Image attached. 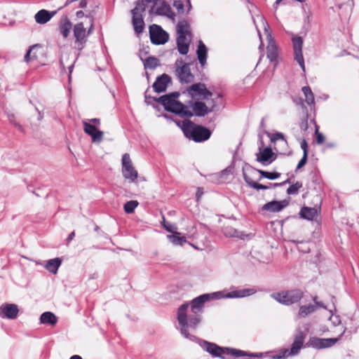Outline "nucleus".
Wrapping results in <instances>:
<instances>
[{"label":"nucleus","instance_id":"a19ab883","mask_svg":"<svg viewBox=\"0 0 359 359\" xmlns=\"http://www.w3.org/2000/svg\"><path fill=\"white\" fill-rule=\"evenodd\" d=\"M36 46H33L29 47L28 50L27 51L24 60L26 62H29V61L34 60L36 58V55L35 54L32 55V50L35 48Z\"/></svg>","mask_w":359,"mask_h":359},{"label":"nucleus","instance_id":"603ef678","mask_svg":"<svg viewBox=\"0 0 359 359\" xmlns=\"http://www.w3.org/2000/svg\"><path fill=\"white\" fill-rule=\"evenodd\" d=\"M88 122L92 123L93 125H95L96 127L100 125V120L96 118L88 119Z\"/></svg>","mask_w":359,"mask_h":359},{"label":"nucleus","instance_id":"69168bd1","mask_svg":"<svg viewBox=\"0 0 359 359\" xmlns=\"http://www.w3.org/2000/svg\"><path fill=\"white\" fill-rule=\"evenodd\" d=\"M186 1L187 3L188 9L190 10V8L191 7L190 0H186Z\"/></svg>","mask_w":359,"mask_h":359},{"label":"nucleus","instance_id":"c756f323","mask_svg":"<svg viewBox=\"0 0 359 359\" xmlns=\"http://www.w3.org/2000/svg\"><path fill=\"white\" fill-rule=\"evenodd\" d=\"M243 178H244L245 182L251 188H253V189H257V190H260V189L266 190V189H271V187H268L267 185H264V184H259V183H257V182H254L246 174V172H245L244 169L243 170Z\"/></svg>","mask_w":359,"mask_h":359},{"label":"nucleus","instance_id":"4be33fe9","mask_svg":"<svg viewBox=\"0 0 359 359\" xmlns=\"http://www.w3.org/2000/svg\"><path fill=\"white\" fill-rule=\"evenodd\" d=\"M170 82L171 77L166 74H163L156 78L152 87L156 93H161L166 90L167 86Z\"/></svg>","mask_w":359,"mask_h":359},{"label":"nucleus","instance_id":"f3484780","mask_svg":"<svg viewBox=\"0 0 359 359\" xmlns=\"http://www.w3.org/2000/svg\"><path fill=\"white\" fill-rule=\"evenodd\" d=\"M83 126L84 132L91 137L93 142L100 143L102 141L104 133L97 130L95 125L83 121Z\"/></svg>","mask_w":359,"mask_h":359},{"label":"nucleus","instance_id":"9b49d317","mask_svg":"<svg viewBox=\"0 0 359 359\" xmlns=\"http://www.w3.org/2000/svg\"><path fill=\"white\" fill-rule=\"evenodd\" d=\"M122 174L124 178L132 182H134L138 176V173L133 167L128 154H124L122 156Z\"/></svg>","mask_w":359,"mask_h":359},{"label":"nucleus","instance_id":"39448f33","mask_svg":"<svg viewBox=\"0 0 359 359\" xmlns=\"http://www.w3.org/2000/svg\"><path fill=\"white\" fill-rule=\"evenodd\" d=\"M177 125L182 128L184 135L189 140L196 142H203L208 140L211 136V131L205 126L196 125L191 121L184 120L182 122H176Z\"/></svg>","mask_w":359,"mask_h":359},{"label":"nucleus","instance_id":"5fc2aeb1","mask_svg":"<svg viewBox=\"0 0 359 359\" xmlns=\"http://www.w3.org/2000/svg\"><path fill=\"white\" fill-rule=\"evenodd\" d=\"M203 194V192L202 191V189L201 188H198L197 191H196V198H197L198 201L202 196Z\"/></svg>","mask_w":359,"mask_h":359},{"label":"nucleus","instance_id":"680f3d73","mask_svg":"<svg viewBox=\"0 0 359 359\" xmlns=\"http://www.w3.org/2000/svg\"><path fill=\"white\" fill-rule=\"evenodd\" d=\"M13 124L15 125V126H16L18 128V130H22V126L20 125L19 123L13 122Z\"/></svg>","mask_w":359,"mask_h":359},{"label":"nucleus","instance_id":"0e129e2a","mask_svg":"<svg viewBox=\"0 0 359 359\" xmlns=\"http://www.w3.org/2000/svg\"><path fill=\"white\" fill-rule=\"evenodd\" d=\"M289 183H290V179H287L286 180H285L284 182H281L280 184H281V186H282V185H284L285 184H289Z\"/></svg>","mask_w":359,"mask_h":359},{"label":"nucleus","instance_id":"f704fd0d","mask_svg":"<svg viewBox=\"0 0 359 359\" xmlns=\"http://www.w3.org/2000/svg\"><path fill=\"white\" fill-rule=\"evenodd\" d=\"M254 170L260 174L259 180H261L262 178L263 177L266 178L268 180H273L278 179L280 176V173L278 172H268L259 169Z\"/></svg>","mask_w":359,"mask_h":359},{"label":"nucleus","instance_id":"b1692460","mask_svg":"<svg viewBox=\"0 0 359 359\" xmlns=\"http://www.w3.org/2000/svg\"><path fill=\"white\" fill-rule=\"evenodd\" d=\"M56 13V11H49L46 9H41L35 14L34 20L37 24L44 25L50 21Z\"/></svg>","mask_w":359,"mask_h":359},{"label":"nucleus","instance_id":"7c9ffc66","mask_svg":"<svg viewBox=\"0 0 359 359\" xmlns=\"http://www.w3.org/2000/svg\"><path fill=\"white\" fill-rule=\"evenodd\" d=\"M223 233L226 237H236L241 239H244L245 236V234L243 232L239 231L230 226H225L223 229Z\"/></svg>","mask_w":359,"mask_h":359},{"label":"nucleus","instance_id":"6e6552de","mask_svg":"<svg viewBox=\"0 0 359 359\" xmlns=\"http://www.w3.org/2000/svg\"><path fill=\"white\" fill-rule=\"evenodd\" d=\"M146 10V6L142 3H136L135 7L131 11L133 14V26L137 34H142L144 28L142 13Z\"/></svg>","mask_w":359,"mask_h":359},{"label":"nucleus","instance_id":"ea45409f","mask_svg":"<svg viewBox=\"0 0 359 359\" xmlns=\"http://www.w3.org/2000/svg\"><path fill=\"white\" fill-rule=\"evenodd\" d=\"M302 187V183L297 182L296 183L290 185L287 189V194L288 195H296L298 194L300 188Z\"/></svg>","mask_w":359,"mask_h":359},{"label":"nucleus","instance_id":"5701e85b","mask_svg":"<svg viewBox=\"0 0 359 359\" xmlns=\"http://www.w3.org/2000/svg\"><path fill=\"white\" fill-rule=\"evenodd\" d=\"M265 32L267 35V39L269 41V43L267 46V57L269 59L271 62H276L278 58V49L276 46L275 41L273 39L269 29L265 27Z\"/></svg>","mask_w":359,"mask_h":359},{"label":"nucleus","instance_id":"72a5a7b5","mask_svg":"<svg viewBox=\"0 0 359 359\" xmlns=\"http://www.w3.org/2000/svg\"><path fill=\"white\" fill-rule=\"evenodd\" d=\"M168 238L175 245H183L187 243V239L184 236H180V233L174 232L172 235H168Z\"/></svg>","mask_w":359,"mask_h":359},{"label":"nucleus","instance_id":"8fccbe9b","mask_svg":"<svg viewBox=\"0 0 359 359\" xmlns=\"http://www.w3.org/2000/svg\"><path fill=\"white\" fill-rule=\"evenodd\" d=\"M316 142L319 144H323L325 141L324 135L322 133H319L317 129L316 130Z\"/></svg>","mask_w":359,"mask_h":359},{"label":"nucleus","instance_id":"7ed1b4c3","mask_svg":"<svg viewBox=\"0 0 359 359\" xmlns=\"http://www.w3.org/2000/svg\"><path fill=\"white\" fill-rule=\"evenodd\" d=\"M194 341H198L201 348L215 358H219L221 359H229L226 355H230L234 358L243 357L245 359H252L253 358H262L263 357V353H252L233 348L222 347L215 343L199 339L197 337Z\"/></svg>","mask_w":359,"mask_h":359},{"label":"nucleus","instance_id":"2eb2a0df","mask_svg":"<svg viewBox=\"0 0 359 359\" xmlns=\"http://www.w3.org/2000/svg\"><path fill=\"white\" fill-rule=\"evenodd\" d=\"M292 46L294 60L298 62L303 71L305 70L304 60L302 54L303 39L300 36L292 38Z\"/></svg>","mask_w":359,"mask_h":359},{"label":"nucleus","instance_id":"37998d69","mask_svg":"<svg viewBox=\"0 0 359 359\" xmlns=\"http://www.w3.org/2000/svg\"><path fill=\"white\" fill-rule=\"evenodd\" d=\"M278 140H282L285 143L287 142L286 140H285V137H284V135H283V133H276L271 135V142H276Z\"/></svg>","mask_w":359,"mask_h":359},{"label":"nucleus","instance_id":"ddd939ff","mask_svg":"<svg viewBox=\"0 0 359 359\" xmlns=\"http://www.w3.org/2000/svg\"><path fill=\"white\" fill-rule=\"evenodd\" d=\"M187 92L192 98L198 97L202 100L208 99L212 95V93L207 89L203 83L192 84L187 88Z\"/></svg>","mask_w":359,"mask_h":359},{"label":"nucleus","instance_id":"a878e982","mask_svg":"<svg viewBox=\"0 0 359 359\" xmlns=\"http://www.w3.org/2000/svg\"><path fill=\"white\" fill-rule=\"evenodd\" d=\"M208 50L206 46L200 40L198 43L196 55L198 62L202 67H204L206 65Z\"/></svg>","mask_w":359,"mask_h":359},{"label":"nucleus","instance_id":"13d9d810","mask_svg":"<svg viewBox=\"0 0 359 359\" xmlns=\"http://www.w3.org/2000/svg\"><path fill=\"white\" fill-rule=\"evenodd\" d=\"M76 15L78 18L83 17L84 13L82 11H79L76 13Z\"/></svg>","mask_w":359,"mask_h":359},{"label":"nucleus","instance_id":"6e6d98bb","mask_svg":"<svg viewBox=\"0 0 359 359\" xmlns=\"http://www.w3.org/2000/svg\"><path fill=\"white\" fill-rule=\"evenodd\" d=\"M74 236H75V232L74 231L71 232L67 238V243H69L74 239Z\"/></svg>","mask_w":359,"mask_h":359},{"label":"nucleus","instance_id":"79ce46f5","mask_svg":"<svg viewBox=\"0 0 359 359\" xmlns=\"http://www.w3.org/2000/svg\"><path fill=\"white\" fill-rule=\"evenodd\" d=\"M174 7L177 9L178 13H183L184 11V2L182 0H176L173 3Z\"/></svg>","mask_w":359,"mask_h":359},{"label":"nucleus","instance_id":"412c9836","mask_svg":"<svg viewBox=\"0 0 359 359\" xmlns=\"http://www.w3.org/2000/svg\"><path fill=\"white\" fill-rule=\"evenodd\" d=\"M260 153L257 154V161L262 163L263 165H268L275 161L276 156L270 147H266L262 151L259 148Z\"/></svg>","mask_w":359,"mask_h":359},{"label":"nucleus","instance_id":"9d476101","mask_svg":"<svg viewBox=\"0 0 359 359\" xmlns=\"http://www.w3.org/2000/svg\"><path fill=\"white\" fill-rule=\"evenodd\" d=\"M150 39L155 45H163L169 39V34L157 25H152L149 27Z\"/></svg>","mask_w":359,"mask_h":359},{"label":"nucleus","instance_id":"423d86ee","mask_svg":"<svg viewBox=\"0 0 359 359\" xmlns=\"http://www.w3.org/2000/svg\"><path fill=\"white\" fill-rule=\"evenodd\" d=\"M177 48L181 55H187L189 49V39L187 36H191L190 26L187 21H180L177 25Z\"/></svg>","mask_w":359,"mask_h":359},{"label":"nucleus","instance_id":"774afa93","mask_svg":"<svg viewBox=\"0 0 359 359\" xmlns=\"http://www.w3.org/2000/svg\"><path fill=\"white\" fill-rule=\"evenodd\" d=\"M263 46H264V44H263V43H262V41L261 40V43H260V45H259V49L263 50Z\"/></svg>","mask_w":359,"mask_h":359},{"label":"nucleus","instance_id":"0eeeda50","mask_svg":"<svg viewBox=\"0 0 359 359\" xmlns=\"http://www.w3.org/2000/svg\"><path fill=\"white\" fill-rule=\"evenodd\" d=\"M271 297L281 304L290 306L300 302L304 297V292L299 289L283 290L272 293Z\"/></svg>","mask_w":359,"mask_h":359},{"label":"nucleus","instance_id":"c9c22d12","mask_svg":"<svg viewBox=\"0 0 359 359\" xmlns=\"http://www.w3.org/2000/svg\"><path fill=\"white\" fill-rule=\"evenodd\" d=\"M160 65V61L159 60L154 56H150L147 57L144 63V66L145 69H154L158 66Z\"/></svg>","mask_w":359,"mask_h":359},{"label":"nucleus","instance_id":"aec40b11","mask_svg":"<svg viewBox=\"0 0 359 359\" xmlns=\"http://www.w3.org/2000/svg\"><path fill=\"white\" fill-rule=\"evenodd\" d=\"M192 110H193V116L195 115L196 116H205L209 112L212 111L215 109L216 104L215 100H212V105L211 106V109H209L206 104L201 101H196L191 104Z\"/></svg>","mask_w":359,"mask_h":359},{"label":"nucleus","instance_id":"338daca9","mask_svg":"<svg viewBox=\"0 0 359 359\" xmlns=\"http://www.w3.org/2000/svg\"><path fill=\"white\" fill-rule=\"evenodd\" d=\"M283 0H276L275 2V5H279Z\"/></svg>","mask_w":359,"mask_h":359},{"label":"nucleus","instance_id":"cd10ccee","mask_svg":"<svg viewBox=\"0 0 359 359\" xmlns=\"http://www.w3.org/2000/svg\"><path fill=\"white\" fill-rule=\"evenodd\" d=\"M40 323L50 325H55L57 323V318L56 316L50 311L43 313L40 316Z\"/></svg>","mask_w":359,"mask_h":359},{"label":"nucleus","instance_id":"bb28decb","mask_svg":"<svg viewBox=\"0 0 359 359\" xmlns=\"http://www.w3.org/2000/svg\"><path fill=\"white\" fill-rule=\"evenodd\" d=\"M72 29V24L70 20L66 17L62 18L59 25V29L64 39H67Z\"/></svg>","mask_w":359,"mask_h":359},{"label":"nucleus","instance_id":"a211bd4d","mask_svg":"<svg viewBox=\"0 0 359 359\" xmlns=\"http://www.w3.org/2000/svg\"><path fill=\"white\" fill-rule=\"evenodd\" d=\"M306 338V334L301 329L297 330L295 334L294 335L293 342L291 345L290 352L294 355H297L301 349L304 347V343Z\"/></svg>","mask_w":359,"mask_h":359},{"label":"nucleus","instance_id":"58836bf2","mask_svg":"<svg viewBox=\"0 0 359 359\" xmlns=\"http://www.w3.org/2000/svg\"><path fill=\"white\" fill-rule=\"evenodd\" d=\"M294 356L292 353L290 352V348H283L279 351L278 353L273 356L274 359H285L289 357Z\"/></svg>","mask_w":359,"mask_h":359},{"label":"nucleus","instance_id":"a18cd8bd","mask_svg":"<svg viewBox=\"0 0 359 359\" xmlns=\"http://www.w3.org/2000/svg\"><path fill=\"white\" fill-rule=\"evenodd\" d=\"M163 228L167 231L172 232L174 233V230L176 229V227L174 225H172L168 222H166L164 217H163Z\"/></svg>","mask_w":359,"mask_h":359},{"label":"nucleus","instance_id":"de8ad7c7","mask_svg":"<svg viewBox=\"0 0 359 359\" xmlns=\"http://www.w3.org/2000/svg\"><path fill=\"white\" fill-rule=\"evenodd\" d=\"M307 158H308V155L306 154H304L302 158H301V160L299 161V163L297 164V169H300L304 165H305V164L306 163V161H307Z\"/></svg>","mask_w":359,"mask_h":359},{"label":"nucleus","instance_id":"f8f14e48","mask_svg":"<svg viewBox=\"0 0 359 359\" xmlns=\"http://www.w3.org/2000/svg\"><path fill=\"white\" fill-rule=\"evenodd\" d=\"M334 338H319L317 337H311L306 342V347H311L316 349H323L333 346L337 341Z\"/></svg>","mask_w":359,"mask_h":359},{"label":"nucleus","instance_id":"bf43d9fd","mask_svg":"<svg viewBox=\"0 0 359 359\" xmlns=\"http://www.w3.org/2000/svg\"><path fill=\"white\" fill-rule=\"evenodd\" d=\"M73 68H74V64L71 65L69 67V75H71L72 72V70H73ZM69 79H71V76H69Z\"/></svg>","mask_w":359,"mask_h":359},{"label":"nucleus","instance_id":"c03bdc74","mask_svg":"<svg viewBox=\"0 0 359 359\" xmlns=\"http://www.w3.org/2000/svg\"><path fill=\"white\" fill-rule=\"evenodd\" d=\"M298 249L299 251L303 252L304 253H307L310 251V248L307 246V243H305L302 241L298 242Z\"/></svg>","mask_w":359,"mask_h":359},{"label":"nucleus","instance_id":"473e14b6","mask_svg":"<svg viewBox=\"0 0 359 359\" xmlns=\"http://www.w3.org/2000/svg\"><path fill=\"white\" fill-rule=\"evenodd\" d=\"M299 215L304 219L313 220L317 215V210L313 208L304 207L301 209Z\"/></svg>","mask_w":359,"mask_h":359},{"label":"nucleus","instance_id":"393cba45","mask_svg":"<svg viewBox=\"0 0 359 359\" xmlns=\"http://www.w3.org/2000/svg\"><path fill=\"white\" fill-rule=\"evenodd\" d=\"M288 204L289 203L286 200L280 201H273L264 204L262 209L264 210L276 212L282 210L283 208L287 206Z\"/></svg>","mask_w":359,"mask_h":359},{"label":"nucleus","instance_id":"4468645a","mask_svg":"<svg viewBox=\"0 0 359 359\" xmlns=\"http://www.w3.org/2000/svg\"><path fill=\"white\" fill-rule=\"evenodd\" d=\"M73 34L75 38V43L78 44L79 50H82L88 36L83 22H79L74 26Z\"/></svg>","mask_w":359,"mask_h":359},{"label":"nucleus","instance_id":"4c0bfd02","mask_svg":"<svg viewBox=\"0 0 359 359\" xmlns=\"http://www.w3.org/2000/svg\"><path fill=\"white\" fill-rule=\"evenodd\" d=\"M137 201H129L124 204V211L128 214L133 213L138 205Z\"/></svg>","mask_w":359,"mask_h":359},{"label":"nucleus","instance_id":"e433bc0d","mask_svg":"<svg viewBox=\"0 0 359 359\" xmlns=\"http://www.w3.org/2000/svg\"><path fill=\"white\" fill-rule=\"evenodd\" d=\"M302 92L305 96L306 102L308 104L311 105L314 103V95L309 86H304Z\"/></svg>","mask_w":359,"mask_h":359},{"label":"nucleus","instance_id":"dca6fc26","mask_svg":"<svg viewBox=\"0 0 359 359\" xmlns=\"http://www.w3.org/2000/svg\"><path fill=\"white\" fill-rule=\"evenodd\" d=\"M150 13H154L156 15L166 16L168 18L174 19L175 15L172 11L170 6L165 2H162L159 5L156 3L149 11Z\"/></svg>","mask_w":359,"mask_h":359},{"label":"nucleus","instance_id":"1a4fd4ad","mask_svg":"<svg viewBox=\"0 0 359 359\" xmlns=\"http://www.w3.org/2000/svg\"><path fill=\"white\" fill-rule=\"evenodd\" d=\"M177 68L176 75L181 83H190L194 81V76L191 72L189 64L183 63L182 59H178L175 62Z\"/></svg>","mask_w":359,"mask_h":359},{"label":"nucleus","instance_id":"09e8293b","mask_svg":"<svg viewBox=\"0 0 359 359\" xmlns=\"http://www.w3.org/2000/svg\"><path fill=\"white\" fill-rule=\"evenodd\" d=\"M312 299H313V302L315 304L313 305L316 306V309H318L319 307V308H323V309H327V306L322 302H318V297L317 296H314L312 298Z\"/></svg>","mask_w":359,"mask_h":359},{"label":"nucleus","instance_id":"864d4df0","mask_svg":"<svg viewBox=\"0 0 359 359\" xmlns=\"http://www.w3.org/2000/svg\"><path fill=\"white\" fill-rule=\"evenodd\" d=\"M94 30V25H93V20L90 19V25L88 28V31H86V33H88V36L91 34Z\"/></svg>","mask_w":359,"mask_h":359},{"label":"nucleus","instance_id":"c85d7f7f","mask_svg":"<svg viewBox=\"0 0 359 359\" xmlns=\"http://www.w3.org/2000/svg\"><path fill=\"white\" fill-rule=\"evenodd\" d=\"M61 264H62V260L60 258L57 257V258H54V259H50L47 261V262L45 265V268L49 272H50L53 274H56Z\"/></svg>","mask_w":359,"mask_h":359},{"label":"nucleus","instance_id":"3c124183","mask_svg":"<svg viewBox=\"0 0 359 359\" xmlns=\"http://www.w3.org/2000/svg\"><path fill=\"white\" fill-rule=\"evenodd\" d=\"M301 148L303 150L304 154H306L308 155V144L305 140L302 141Z\"/></svg>","mask_w":359,"mask_h":359},{"label":"nucleus","instance_id":"2f4dec72","mask_svg":"<svg viewBox=\"0 0 359 359\" xmlns=\"http://www.w3.org/2000/svg\"><path fill=\"white\" fill-rule=\"evenodd\" d=\"M316 310V306L313 304L300 306L297 316L301 318H306L307 316L314 313Z\"/></svg>","mask_w":359,"mask_h":359},{"label":"nucleus","instance_id":"052dcab7","mask_svg":"<svg viewBox=\"0 0 359 359\" xmlns=\"http://www.w3.org/2000/svg\"><path fill=\"white\" fill-rule=\"evenodd\" d=\"M69 359H82V358L79 355H74Z\"/></svg>","mask_w":359,"mask_h":359},{"label":"nucleus","instance_id":"f03ea898","mask_svg":"<svg viewBox=\"0 0 359 359\" xmlns=\"http://www.w3.org/2000/svg\"><path fill=\"white\" fill-rule=\"evenodd\" d=\"M194 341H198L201 348L215 358H219L221 359H229L226 355H230L234 358L243 357L245 359H252L253 358H262L263 357V353H252L233 348L222 347L215 343L199 339L197 337Z\"/></svg>","mask_w":359,"mask_h":359},{"label":"nucleus","instance_id":"4d7b16f0","mask_svg":"<svg viewBox=\"0 0 359 359\" xmlns=\"http://www.w3.org/2000/svg\"><path fill=\"white\" fill-rule=\"evenodd\" d=\"M268 187H271V188H276V187H280L281 186V184H279V183H269V185H267Z\"/></svg>","mask_w":359,"mask_h":359},{"label":"nucleus","instance_id":"e2e57ef3","mask_svg":"<svg viewBox=\"0 0 359 359\" xmlns=\"http://www.w3.org/2000/svg\"><path fill=\"white\" fill-rule=\"evenodd\" d=\"M217 100H219V101H218V102L222 104V95L220 94H217Z\"/></svg>","mask_w":359,"mask_h":359},{"label":"nucleus","instance_id":"49530a36","mask_svg":"<svg viewBox=\"0 0 359 359\" xmlns=\"http://www.w3.org/2000/svg\"><path fill=\"white\" fill-rule=\"evenodd\" d=\"M144 100H145V102L147 104H151V102H153V101L157 102L158 98L152 97L150 95H148V90H147L144 93Z\"/></svg>","mask_w":359,"mask_h":359},{"label":"nucleus","instance_id":"6ab92c4d","mask_svg":"<svg viewBox=\"0 0 359 359\" xmlns=\"http://www.w3.org/2000/svg\"><path fill=\"white\" fill-rule=\"evenodd\" d=\"M19 313L18 306L14 304H4L0 306L1 318L15 319Z\"/></svg>","mask_w":359,"mask_h":359},{"label":"nucleus","instance_id":"20e7f679","mask_svg":"<svg viewBox=\"0 0 359 359\" xmlns=\"http://www.w3.org/2000/svg\"><path fill=\"white\" fill-rule=\"evenodd\" d=\"M180 95L178 92L166 94L159 97L157 102L161 104L167 111L177 114L183 118L192 117L193 113L189 107L177 100Z\"/></svg>","mask_w":359,"mask_h":359},{"label":"nucleus","instance_id":"f257e3e1","mask_svg":"<svg viewBox=\"0 0 359 359\" xmlns=\"http://www.w3.org/2000/svg\"><path fill=\"white\" fill-rule=\"evenodd\" d=\"M256 292L253 288L236 290L224 294L219 291L212 294H203L194 298L190 303H184L178 309L177 320L180 325L181 334L190 340L196 337L188 332L189 329L195 330L201 321V314L204 304L211 299L221 298H243L250 296Z\"/></svg>","mask_w":359,"mask_h":359}]
</instances>
